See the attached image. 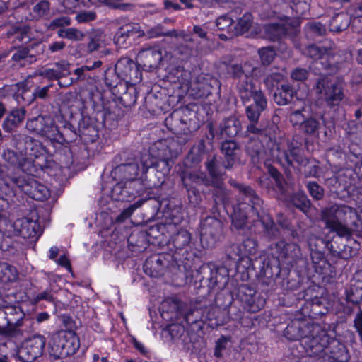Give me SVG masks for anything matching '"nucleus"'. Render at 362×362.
<instances>
[{"mask_svg":"<svg viewBox=\"0 0 362 362\" xmlns=\"http://www.w3.org/2000/svg\"><path fill=\"white\" fill-rule=\"evenodd\" d=\"M326 228L339 236L348 238L352 233L362 235V211L346 205H332L322 211Z\"/></svg>","mask_w":362,"mask_h":362,"instance_id":"1","label":"nucleus"},{"mask_svg":"<svg viewBox=\"0 0 362 362\" xmlns=\"http://www.w3.org/2000/svg\"><path fill=\"white\" fill-rule=\"evenodd\" d=\"M230 182L238 190L239 197L243 199L241 203L239 202L233 207V213L231 216L233 225L240 229L243 228L246 223L248 211L255 210L259 216L257 206H260L262 200L250 186L237 183L234 180Z\"/></svg>","mask_w":362,"mask_h":362,"instance_id":"2","label":"nucleus"},{"mask_svg":"<svg viewBox=\"0 0 362 362\" xmlns=\"http://www.w3.org/2000/svg\"><path fill=\"white\" fill-rule=\"evenodd\" d=\"M50 346L55 357L64 358L76 353L79 348V340L74 332L62 330L53 334Z\"/></svg>","mask_w":362,"mask_h":362,"instance_id":"3","label":"nucleus"},{"mask_svg":"<svg viewBox=\"0 0 362 362\" xmlns=\"http://www.w3.org/2000/svg\"><path fill=\"white\" fill-rule=\"evenodd\" d=\"M316 92L328 106H338L344 98L341 84L334 77L320 78L315 86Z\"/></svg>","mask_w":362,"mask_h":362,"instance_id":"4","label":"nucleus"},{"mask_svg":"<svg viewBox=\"0 0 362 362\" xmlns=\"http://www.w3.org/2000/svg\"><path fill=\"white\" fill-rule=\"evenodd\" d=\"M26 129L31 133L49 140H57L61 134L54 118L49 115H39L30 117L26 122Z\"/></svg>","mask_w":362,"mask_h":362,"instance_id":"5","label":"nucleus"},{"mask_svg":"<svg viewBox=\"0 0 362 362\" xmlns=\"http://www.w3.org/2000/svg\"><path fill=\"white\" fill-rule=\"evenodd\" d=\"M46 344V338L40 334L28 337L18 351V358L23 362H32L41 356Z\"/></svg>","mask_w":362,"mask_h":362,"instance_id":"6","label":"nucleus"},{"mask_svg":"<svg viewBox=\"0 0 362 362\" xmlns=\"http://www.w3.org/2000/svg\"><path fill=\"white\" fill-rule=\"evenodd\" d=\"M45 46L41 42H33L26 47L14 49L11 56L13 66L25 67L34 64L37 57L42 54Z\"/></svg>","mask_w":362,"mask_h":362,"instance_id":"7","label":"nucleus"},{"mask_svg":"<svg viewBox=\"0 0 362 362\" xmlns=\"http://www.w3.org/2000/svg\"><path fill=\"white\" fill-rule=\"evenodd\" d=\"M222 233V223L214 218H207L201 224L200 240L206 247H213Z\"/></svg>","mask_w":362,"mask_h":362,"instance_id":"8","label":"nucleus"},{"mask_svg":"<svg viewBox=\"0 0 362 362\" xmlns=\"http://www.w3.org/2000/svg\"><path fill=\"white\" fill-rule=\"evenodd\" d=\"M272 156L276 158L284 166L305 165L307 160L300 155V150L298 148H291L288 146L285 148L284 146L276 145L272 151Z\"/></svg>","mask_w":362,"mask_h":362,"instance_id":"9","label":"nucleus"},{"mask_svg":"<svg viewBox=\"0 0 362 362\" xmlns=\"http://www.w3.org/2000/svg\"><path fill=\"white\" fill-rule=\"evenodd\" d=\"M272 255L279 262L292 264L300 257V250L296 243L281 240L272 247Z\"/></svg>","mask_w":362,"mask_h":362,"instance_id":"10","label":"nucleus"},{"mask_svg":"<svg viewBox=\"0 0 362 362\" xmlns=\"http://www.w3.org/2000/svg\"><path fill=\"white\" fill-rule=\"evenodd\" d=\"M301 341V345L309 355H320L328 346L327 334L320 329L318 333L313 332L312 329Z\"/></svg>","mask_w":362,"mask_h":362,"instance_id":"11","label":"nucleus"},{"mask_svg":"<svg viewBox=\"0 0 362 362\" xmlns=\"http://www.w3.org/2000/svg\"><path fill=\"white\" fill-rule=\"evenodd\" d=\"M293 26L291 19L286 18L285 20L276 23L264 24L259 27V35L272 41H276L284 36Z\"/></svg>","mask_w":362,"mask_h":362,"instance_id":"12","label":"nucleus"},{"mask_svg":"<svg viewBox=\"0 0 362 362\" xmlns=\"http://www.w3.org/2000/svg\"><path fill=\"white\" fill-rule=\"evenodd\" d=\"M15 145L18 151L11 149L4 150L2 154L3 159L11 166L21 168L24 172H30L31 160L26 158L23 153L21 142L16 141Z\"/></svg>","mask_w":362,"mask_h":362,"instance_id":"13","label":"nucleus"},{"mask_svg":"<svg viewBox=\"0 0 362 362\" xmlns=\"http://www.w3.org/2000/svg\"><path fill=\"white\" fill-rule=\"evenodd\" d=\"M318 333L320 327L318 325L310 324L305 320H294L289 324L284 330V335L289 340H303L308 331Z\"/></svg>","mask_w":362,"mask_h":362,"instance_id":"14","label":"nucleus"},{"mask_svg":"<svg viewBox=\"0 0 362 362\" xmlns=\"http://www.w3.org/2000/svg\"><path fill=\"white\" fill-rule=\"evenodd\" d=\"M304 54L313 59L316 65L320 64L325 69L332 70V66L334 63V60L331 49L311 45L305 48Z\"/></svg>","mask_w":362,"mask_h":362,"instance_id":"15","label":"nucleus"},{"mask_svg":"<svg viewBox=\"0 0 362 362\" xmlns=\"http://www.w3.org/2000/svg\"><path fill=\"white\" fill-rule=\"evenodd\" d=\"M161 50L156 47L142 49L137 54L136 62L146 70L158 67L162 60Z\"/></svg>","mask_w":362,"mask_h":362,"instance_id":"16","label":"nucleus"},{"mask_svg":"<svg viewBox=\"0 0 362 362\" xmlns=\"http://www.w3.org/2000/svg\"><path fill=\"white\" fill-rule=\"evenodd\" d=\"M13 140L17 142L23 141V153L26 158L31 160V168L33 167L34 160L40 157L44 152V148L41 143L29 136L14 135ZM23 144V143H21Z\"/></svg>","mask_w":362,"mask_h":362,"instance_id":"17","label":"nucleus"},{"mask_svg":"<svg viewBox=\"0 0 362 362\" xmlns=\"http://www.w3.org/2000/svg\"><path fill=\"white\" fill-rule=\"evenodd\" d=\"M226 161H221V158L214 155L209 156L205 162V166L211 178L216 180L212 181V185L217 189H222L223 182L219 180L224 174Z\"/></svg>","mask_w":362,"mask_h":362,"instance_id":"18","label":"nucleus"},{"mask_svg":"<svg viewBox=\"0 0 362 362\" xmlns=\"http://www.w3.org/2000/svg\"><path fill=\"white\" fill-rule=\"evenodd\" d=\"M144 35L141 26L136 23H127L122 25L116 32L114 42L119 46L124 45L130 37H140Z\"/></svg>","mask_w":362,"mask_h":362,"instance_id":"19","label":"nucleus"},{"mask_svg":"<svg viewBox=\"0 0 362 362\" xmlns=\"http://www.w3.org/2000/svg\"><path fill=\"white\" fill-rule=\"evenodd\" d=\"M182 183L187 190L195 194L194 187L200 184L210 185L209 181L204 173L198 170H185L181 174Z\"/></svg>","mask_w":362,"mask_h":362,"instance_id":"20","label":"nucleus"},{"mask_svg":"<svg viewBox=\"0 0 362 362\" xmlns=\"http://www.w3.org/2000/svg\"><path fill=\"white\" fill-rule=\"evenodd\" d=\"M115 71L121 78L132 82L140 81L139 72L133 61L127 58L121 59L115 65Z\"/></svg>","mask_w":362,"mask_h":362,"instance_id":"21","label":"nucleus"},{"mask_svg":"<svg viewBox=\"0 0 362 362\" xmlns=\"http://www.w3.org/2000/svg\"><path fill=\"white\" fill-rule=\"evenodd\" d=\"M13 227L14 235L22 236L24 238H33L37 234V223L28 218L23 217L16 220L13 223Z\"/></svg>","mask_w":362,"mask_h":362,"instance_id":"22","label":"nucleus"},{"mask_svg":"<svg viewBox=\"0 0 362 362\" xmlns=\"http://www.w3.org/2000/svg\"><path fill=\"white\" fill-rule=\"evenodd\" d=\"M139 163H129L121 164L115 167L111 172L115 180L119 181H132L136 179L139 175Z\"/></svg>","mask_w":362,"mask_h":362,"instance_id":"23","label":"nucleus"},{"mask_svg":"<svg viewBox=\"0 0 362 362\" xmlns=\"http://www.w3.org/2000/svg\"><path fill=\"white\" fill-rule=\"evenodd\" d=\"M238 88L244 103L255 100L257 95L264 98L262 92L255 86L251 78H241L238 82Z\"/></svg>","mask_w":362,"mask_h":362,"instance_id":"24","label":"nucleus"},{"mask_svg":"<svg viewBox=\"0 0 362 362\" xmlns=\"http://www.w3.org/2000/svg\"><path fill=\"white\" fill-rule=\"evenodd\" d=\"M175 143L173 141H159L154 144L153 148L158 159H174L178 156V150L175 148Z\"/></svg>","mask_w":362,"mask_h":362,"instance_id":"25","label":"nucleus"},{"mask_svg":"<svg viewBox=\"0 0 362 362\" xmlns=\"http://www.w3.org/2000/svg\"><path fill=\"white\" fill-rule=\"evenodd\" d=\"M33 176L25 175L23 177H7L2 180L4 187H2V192L5 194H9L12 191V187L10 186L11 182L16 185L21 191L25 193V187H29V182L33 180Z\"/></svg>","mask_w":362,"mask_h":362,"instance_id":"26","label":"nucleus"},{"mask_svg":"<svg viewBox=\"0 0 362 362\" xmlns=\"http://www.w3.org/2000/svg\"><path fill=\"white\" fill-rule=\"evenodd\" d=\"M26 111L24 108H18L12 110L3 122L2 127L10 132L16 128L24 119Z\"/></svg>","mask_w":362,"mask_h":362,"instance_id":"27","label":"nucleus"},{"mask_svg":"<svg viewBox=\"0 0 362 362\" xmlns=\"http://www.w3.org/2000/svg\"><path fill=\"white\" fill-rule=\"evenodd\" d=\"M253 103L247 105L246 107V114L247 119L250 122L257 123L260 116V113L267 107V100L260 96H256V99L252 100Z\"/></svg>","mask_w":362,"mask_h":362,"instance_id":"28","label":"nucleus"},{"mask_svg":"<svg viewBox=\"0 0 362 362\" xmlns=\"http://www.w3.org/2000/svg\"><path fill=\"white\" fill-rule=\"evenodd\" d=\"M18 87V93L22 95V98L24 100L28 103H30L34 100V98H38L40 99L45 98L47 95L48 90L50 88V86H47L42 88L37 87L35 90L31 93L30 97H27V94L28 93V90L27 88V84L25 82L18 83L16 84Z\"/></svg>","mask_w":362,"mask_h":362,"instance_id":"29","label":"nucleus"},{"mask_svg":"<svg viewBox=\"0 0 362 362\" xmlns=\"http://www.w3.org/2000/svg\"><path fill=\"white\" fill-rule=\"evenodd\" d=\"M221 151L225 156V168L230 170L237 159L238 146L233 141H226L222 144Z\"/></svg>","mask_w":362,"mask_h":362,"instance_id":"30","label":"nucleus"},{"mask_svg":"<svg viewBox=\"0 0 362 362\" xmlns=\"http://www.w3.org/2000/svg\"><path fill=\"white\" fill-rule=\"evenodd\" d=\"M29 187H25V194L36 200H43L48 197L49 190L42 184L38 182L35 178L29 182Z\"/></svg>","mask_w":362,"mask_h":362,"instance_id":"31","label":"nucleus"},{"mask_svg":"<svg viewBox=\"0 0 362 362\" xmlns=\"http://www.w3.org/2000/svg\"><path fill=\"white\" fill-rule=\"evenodd\" d=\"M228 281V272L224 267L211 270L209 278L210 284L218 289H223Z\"/></svg>","mask_w":362,"mask_h":362,"instance_id":"32","label":"nucleus"},{"mask_svg":"<svg viewBox=\"0 0 362 362\" xmlns=\"http://www.w3.org/2000/svg\"><path fill=\"white\" fill-rule=\"evenodd\" d=\"M350 23V17L347 13H339L329 21V28L331 32L338 33L346 30Z\"/></svg>","mask_w":362,"mask_h":362,"instance_id":"33","label":"nucleus"},{"mask_svg":"<svg viewBox=\"0 0 362 362\" xmlns=\"http://www.w3.org/2000/svg\"><path fill=\"white\" fill-rule=\"evenodd\" d=\"M241 129V123L235 117H230L226 119L221 124V132L228 137H233Z\"/></svg>","mask_w":362,"mask_h":362,"instance_id":"34","label":"nucleus"},{"mask_svg":"<svg viewBox=\"0 0 362 362\" xmlns=\"http://www.w3.org/2000/svg\"><path fill=\"white\" fill-rule=\"evenodd\" d=\"M87 52L92 53L105 45V35L100 30H94L88 36Z\"/></svg>","mask_w":362,"mask_h":362,"instance_id":"35","label":"nucleus"},{"mask_svg":"<svg viewBox=\"0 0 362 362\" xmlns=\"http://www.w3.org/2000/svg\"><path fill=\"white\" fill-rule=\"evenodd\" d=\"M191 241V234L185 229H180L170 237V242L173 246L181 250L187 246Z\"/></svg>","mask_w":362,"mask_h":362,"instance_id":"36","label":"nucleus"},{"mask_svg":"<svg viewBox=\"0 0 362 362\" xmlns=\"http://www.w3.org/2000/svg\"><path fill=\"white\" fill-rule=\"evenodd\" d=\"M293 91L288 84H283L274 93V100L279 105H285L292 99Z\"/></svg>","mask_w":362,"mask_h":362,"instance_id":"37","label":"nucleus"},{"mask_svg":"<svg viewBox=\"0 0 362 362\" xmlns=\"http://www.w3.org/2000/svg\"><path fill=\"white\" fill-rule=\"evenodd\" d=\"M238 255L240 257L255 255L257 251V241L253 238H247L238 246Z\"/></svg>","mask_w":362,"mask_h":362,"instance_id":"38","label":"nucleus"},{"mask_svg":"<svg viewBox=\"0 0 362 362\" xmlns=\"http://www.w3.org/2000/svg\"><path fill=\"white\" fill-rule=\"evenodd\" d=\"M49 11V3L47 1L42 0L35 4L26 19L29 21L38 20L47 14Z\"/></svg>","mask_w":362,"mask_h":362,"instance_id":"39","label":"nucleus"},{"mask_svg":"<svg viewBox=\"0 0 362 362\" xmlns=\"http://www.w3.org/2000/svg\"><path fill=\"white\" fill-rule=\"evenodd\" d=\"M157 159L158 158L153 146L149 151L142 153L140 158V163L143 173H146L149 168L156 167Z\"/></svg>","mask_w":362,"mask_h":362,"instance_id":"40","label":"nucleus"},{"mask_svg":"<svg viewBox=\"0 0 362 362\" xmlns=\"http://www.w3.org/2000/svg\"><path fill=\"white\" fill-rule=\"evenodd\" d=\"M18 278V272L15 267L6 262L0 264V280L4 282L13 281Z\"/></svg>","mask_w":362,"mask_h":362,"instance_id":"41","label":"nucleus"},{"mask_svg":"<svg viewBox=\"0 0 362 362\" xmlns=\"http://www.w3.org/2000/svg\"><path fill=\"white\" fill-rule=\"evenodd\" d=\"M308 246L312 252L311 257L314 261V255H316L317 259L323 257L320 250L323 247L325 243L322 239L316 237L315 235H310L308 240Z\"/></svg>","mask_w":362,"mask_h":362,"instance_id":"42","label":"nucleus"},{"mask_svg":"<svg viewBox=\"0 0 362 362\" xmlns=\"http://www.w3.org/2000/svg\"><path fill=\"white\" fill-rule=\"evenodd\" d=\"M57 35L59 37L73 41L83 40L85 37V34L81 30L75 28L60 29L58 30Z\"/></svg>","mask_w":362,"mask_h":362,"instance_id":"43","label":"nucleus"},{"mask_svg":"<svg viewBox=\"0 0 362 362\" xmlns=\"http://www.w3.org/2000/svg\"><path fill=\"white\" fill-rule=\"evenodd\" d=\"M311 0H291V8L297 18L305 16L309 11Z\"/></svg>","mask_w":362,"mask_h":362,"instance_id":"44","label":"nucleus"},{"mask_svg":"<svg viewBox=\"0 0 362 362\" xmlns=\"http://www.w3.org/2000/svg\"><path fill=\"white\" fill-rule=\"evenodd\" d=\"M320 127V123L317 119L308 117L300 129L306 135L315 136L317 134Z\"/></svg>","mask_w":362,"mask_h":362,"instance_id":"45","label":"nucleus"},{"mask_svg":"<svg viewBox=\"0 0 362 362\" xmlns=\"http://www.w3.org/2000/svg\"><path fill=\"white\" fill-rule=\"evenodd\" d=\"M252 17L250 13L244 14L234 26L235 35H240L246 33L251 27Z\"/></svg>","mask_w":362,"mask_h":362,"instance_id":"46","label":"nucleus"},{"mask_svg":"<svg viewBox=\"0 0 362 362\" xmlns=\"http://www.w3.org/2000/svg\"><path fill=\"white\" fill-rule=\"evenodd\" d=\"M233 20L228 15L222 16L217 18L216 25L218 29L226 30L230 35H235Z\"/></svg>","mask_w":362,"mask_h":362,"instance_id":"47","label":"nucleus"},{"mask_svg":"<svg viewBox=\"0 0 362 362\" xmlns=\"http://www.w3.org/2000/svg\"><path fill=\"white\" fill-rule=\"evenodd\" d=\"M261 221L265 229V232L269 238H274L279 235V230L276 226L274 224L269 216L265 215L262 216Z\"/></svg>","mask_w":362,"mask_h":362,"instance_id":"48","label":"nucleus"},{"mask_svg":"<svg viewBox=\"0 0 362 362\" xmlns=\"http://www.w3.org/2000/svg\"><path fill=\"white\" fill-rule=\"evenodd\" d=\"M258 54L262 63L264 65L269 64L276 56L275 50L272 47H262L258 50Z\"/></svg>","mask_w":362,"mask_h":362,"instance_id":"49","label":"nucleus"},{"mask_svg":"<svg viewBox=\"0 0 362 362\" xmlns=\"http://www.w3.org/2000/svg\"><path fill=\"white\" fill-rule=\"evenodd\" d=\"M242 78H257L260 75V70L253 65L250 62H247L243 66Z\"/></svg>","mask_w":362,"mask_h":362,"instance_id":"50","label":"nucleus"},{"mask_svg":"<svg viewBox=\"0 0 362 362\" xmlns=\"http://www.w3.org/2000/svg\"><path fill=\"white\" fill-rule=\"evenodd\" d=\"M306 112V107H303L301 110L293 111L290 115V121L293 125H299L300 128L302 127L304 122L308 117L305 114Z\"/></svg>","mask_w":362,"mask_h":362,"instance_id":"51","label":"nucleus"},{"mask_svg":"<svg viewBox=\"0 0 362 362\" xmlns=\"http://www.w3.org/2000/svg\"><path fill=\"white\" fill-rule=\"evenodd\" d=\"M144 203V199H139L133 204L130 205L127 209H124L117 217V221L122 222L126 218L131 216L134 211L141 207Z\"/></svg>","mask_w":362,"mask_h":362,"instance_id":"52","label":"nucleus"},{"mask_svg":"<svg viewBox=\"0 0 362 362\" xmlns=\"http://www.w3.org/2000/svg\"><path fill=\"white\" fill-rule=\"evenodd\" d=\"M293 204L303 212L306 213L309 209L310 203L307 197L303 194L296 195L293 198Z\"/></svg>","mask_w":362,"mask_h":362,"instance_id":"53","label":"nucleus"},{"mask_svg":"<svg viewBox=\"0 0 362 362\" xmlns=\"http://www.w3.org/2000/svg\"><path fill=\"white\" fill-rule=\"evenodd\" d=\"M307 187L310 195L317 200L322 199L323 196V189L315 182H309Z\"/></svg>","mask_w":362,"mask_h":362,"instance_id":"54","label":"nucleus"},{"mask_svg":"<svg viewBox=\"0 0 362 362\" xmlns=\"http://www.w3.org/2000/svg\"><path fill=\"white\" fill-rule=\"evenodd\" d=\"M75 18L79 23H88L96 18V13L93 11H82L78 13Z\"/></svg>","mask_w":362,"mask_h":362,"instance_id":"55","label":"nucleus"},{"mask_svg":"<svg viewBox=\"0 0 362 362\" xmlns=\"http://www.w3.org/2000/svg\"><path fill=\"white\" fill-rule=\"evenodd\" d=\"M267 172L271 175V177L274 179L276 187L280 189H284V182L283 177L278 172V170L273 168L272 166L267 167Z\"/></svg>","mask_w":362,"mask_h":362,"instance_id":"56","label":"nucleus"},{"mask_svg":"<svg viewBox=\"0 0 362 362\" xmlns=\"http://www.w3.org/2000/svg\"><path fill=\"white\" fill-rule=\"evenodd\" d=\"M70 64L65 60L59 61L54 64V68L59 76L64 77L70 74Z\"/></svg>","mask_w":362,"mask_h":362,"instance_id":"57","label":"nucleus"},{"mask_svg":"<svg viewBox=\"0 0 362 362\" xmlns=\"http://www.w3.org/2000/svg\"><path fill=\"white\" fill-rule=\"evenodd\" d=\"M71 24V19L68 16H62L59 18H56L53 19L49 25V28L51 30H54L58 28H62L64 26H68Z\"/></svg>","mask_w":362,"mask_h":362,"instance_id":"58","label":"nucleus"},{"mask_svg":"<svg viewBox=\"0 0 362 362\" xmlns=\"http://www.w3.org/2000/svg\"><path fill=\"white\" fill-rule=\"evenodd\" d=\"M229 341V339L226 337H221L216 341L214 349V356L220 358L223 356L222 351L226 349V346Z\"/></svg>","mask_w":362,"mask_h":362,"instance_id":"59","label":"nucleus"},{"mask_svg":"<svg viewBox=\"0 0 362 362\" xmlns=\"http://www.w3.org/2000/svg\"><path fill=\"white\" fill-rule=\"evenodd\" d=\"M145 267L148 268L150 267L153 268L156 273H160L163 270V260L160 257H153L150 259L147 260L145 264Z\"/></svg>","mask_w":362,"mask_h":362,"instance_id":"60","label":"nucleus"},{"mask_svg":"<svg viewBox=\"0 0 362 362\" xmlns=\"http://www.w3.org/2000/svg\"><path fill=\"white\" fill-rule=\"evenodd\" d=\"M192 89L196 90L194 95L197 98L206 97L209 93V86L207 84H194Z\"/></svg>","mask_w":362,"mask_h":362,"instance_id":"61","label":"nucleus"},{"mask_svg":"<svg viewBox=\"0 0 362 362\" xmlns=\"http://www.w3.org/2000/svg\"><path fill=\"white\" fill-rule=\"evenodd\" d=\"M60 4L64 7V11L74 13L79 6L80 1L79 0H60Z\"/></svg>","mask_w":362,"mask_h":362,"instance_id":"62","label":"nucleus"},{"mask_svg":"<svg viewBox=\"0 0 362 362\" xmlns=\"http://www.w3.org/2000/svg\"><path fill=\"white\" fill-rule=\"evenodd\" d=\"M282 76L277 73H273L266 77L264 83L268 88L274 87L281 80Z\"/></svg>","mask_w":362,"mask_h":362,"instance_id":"63","label":"nucleus"},{"mask_svg":"<svg viewBox=\"0 0 362 362\" xmlns=\"http://www.w3.org/2000/svg\"><path fill=\"white\" fill-rule=\"evenodd\" d=\"M308 76V71L305 69L296 68L291 73V78L297 81H303Z\"/></svg>","mask_w":362,"mask_h":362,"instance_id":"64","label":"nucleus"}]
</instances>
